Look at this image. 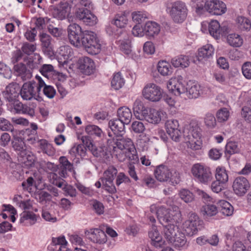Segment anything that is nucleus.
Returning <instances> with one entry per match:
<instances>
[{"mask_svg": "<svg viewBox=\"0 0 251 251\" xmlns=\"http://www.w3.org/2000/svg\"><path fill=\"white\" fill-rule=\"evenodd\" d=\"M22 186L24 189L23 195H15L13 198L14 202L24 210L21 214V223H24L27 220L30 221L31 219V201L30 199H25L28 197V193H31V176L29 177L26 181L23 182Z\"/></svg>", "mask_w": 251, "mask_h": 251, "instance_id": "1", "label": "nucleus"}, {"mask_svg": "<svg viewBox=\"0 0 251 251\" xmlns=\"http://www.w3.org/2000/svg\"><path fill=\"white\" fill-rule=\"evenodd\" d=\"M168 89L176 96L186 93L189 99H196L202 93V90L199 84L190 82L188 87L185 88L182 82L176 78L171 79L167 84Z\"/></svg>", "mask_w": 251, "mask_h": 251, "instance_id": "2", "label": "nucleus"}, {"mask_svg": "<svg viewBox=\"0 0 251 251\" xmlns=\"http://www.w3.org/2000/svg\"><path fill=\"white\" fill-rule=\"evenodd\" d=\"M80 42V47H83L90 54L96 55L100 52L101 45L97 35L93 31L84 30Z\"/></svg>", "mask_w": 251, "mask_h": 251, "instance_id": "3", "label": "nucleus"}, {"mask_svg": "<svg viewBox=\"0 0 251 251\" xmlns=\"http://www.w3.org/2000/svg\"><path fill=\"white\" fill-rule=\"evenodd\" d=\"M31 130L26 129L23 131V135L24 136L23 139L25 141L21 140L19 138L15 139V140L12 141V147L14 150L20 154L23 159L22 161L24 163H28V165H30V162L31 161V156L30 155V152L27 151V148L25 145V142H30L31 137Z\"/></svg>", "mask_w": 251, "mask_h": 251, "instance_id": "4", "label": "nucleus"}, {"mask_svg": "<svg viewBox=\"0 0 251 251\" xmlns=\"http://www.w3.org/2000/svg\"><path fill=\"white\" fill-rule=\"evenodd\" d=\"M167 10L175 23H182L187 16L188 9L185 3L181 0H176L170 3L167 7Z\"/></svg>", "mask_w": 251, "mask_h": 251, "instance_id": "5", "label": "nucleus"}, {"mask_svg": "<svg viewBox=\"0 0 251 251\" xmlns=\"http://www.w3.org/2000/svg\"><path fill=\"white\" fill-rule=\"evenodd\" d=\"M125 135L113 136L111 132L108 133V138L107 139V145L113 150L117 148L121 151L133 149V143L131 139L124 136Z\"/></svg>", "mask_w": 251, "mask_h": 251, "instance_id": "6", "label": "nucleus"}, {"mask_svg": "<svg viewBox=\"0 0 251 251\" xmlns=\"http://www.w3.org/2000/svg\"><path fill=\"white\" fill-rule=\"evenodd\" d=\"M191 172L195 179L201 183L207 184L213 178L210 168L201 163H196L193 165L191 169Z\"/></svg>", "mask_w": 251, "mask_h": 251, "instance_id": "7", "label": "nucleus"}, {"mask_svg": "<svg viewBox=\"0 0 251 251\" xmlns=\"http://www.w3.org/2000/svg\"><path fill=\"white\" fill-rule=\"evenodd\" d=\"M117 173L118 171L116 168L113 166H110L104 172L103 177L100 178L103 187L107 191L111 194L116 192V189L113 183V180Z\"/></svg>", "mask_w": 251, "mask_h": 251, "instance_id": "8", "label": "nucleus"}, {"mask_svg": "<svg viewBox=\"0 0 251 251\" xmlns=\"http://www.w3.org/2000/svg\"><path fill=\"white\" fill-rule=\"evenodd\" d=\"M144 97L150 101H158L162 97V91L160 87L154 83H148L143 90Z\"/></svg>", "mask_w": 251, "mask_h": 251, "instance_id": "9", "label": "nucleus"}, {"mask_svg": "<svg viewBox=\"0 0 251 251\" xmlns=\"http://www.w3.org/2000/svg\"><path fill=\"white\" fill-rule=\"evenodd\" d=\"M68 37L70 43L75 47L80 48L83 31L76 24H70L67 28Z\"/></svg>", "mask_w": 251, "mask_h": 251, "instance_id": "10", "label": "nucleus"}, {"mask_svg": "<svg viewBox=\"0 0 251 251\" xmlns=\"http://www.w3.org/2000/svg\"><path fill=\"white\" fill-rule=\"evenodd\" d=\"M204 8L213 15H221L226 13V4L219 0H207L204 4Z\"/></svg>", "mask_w": 251, "mask_h": 251, "instance_id": "11", "label": "nucleus"}, {"mask_svg": "<svg viewBox=\"0 0 251 251\" xmlns=\"http://www.w3.org/2000/svg\"><path fill=\"white\" fill-rule=\"evenodd\" d=\"M250 187L249 180L244 176L236 177L232 184L233 191L238 196H244L249 190Z\"/></svg>", "mask_w": 251, "mask_h": 251, "instance_id": "12", "label": "nucleus"}, {"mask_svg": "<svg viewBox=\"0 0 251 251\" xmlns=\"http://www.w3.org/2000/svg\"><path fill=\"white\" fill-rule=\"evenodd\" d=\"M76 17L87 25L93 26L97 22V17L87 8H79L76 12Z\"/></svg>", "mask_w": 251, "mask_h": 251, "instance_id": "13", "label": "nucleus"}, {"mask_svg": "<svg viewBox=\"0 0 251 251\" xmlns=\"http://www.w3.org/2000/svg\"><path fill=\"white\" fill-rule=\"evenodd\" d=\"M49 177L51 183L59 188L62 187L65 195H69L72 197H75L76 194V190L72 186L66 185L63 179H58V176L56 173H50Z\"/></svg>", "mask_w": 251, "mask_h": 251, "instance_id": "14", "label": "nucleus"}, {"mask_svg": "<svg viewBox=\"0 0 251 251\" xmlns=\"http://www.w3.org/2000/svg\"><path fill=\"white\" fill-rule=\"evenodd\" d=\"M77 66L81 72L86 75H90L95 69L94 61L87 56L80 57L77 61Z\"/></svg>", "mask_w": 251, "mask_h": 251, "instance_id": "15", "label": "nucleus"}, {"mask_svg": "<svg viewBox=\"0 0 251 251\" xmlns=\"http://www.w3.org/2000/svg\"><path fill=\"white\" fill-rule=\"evenodd\" d=\"M179 124L176 120H168L166 123V130L172 140L179 141L181 132L178 129Z\"/></svg>", "mask_w": 251, "mask_h": 251, "instance_id": "16", "label": "nucleus"}, {"mask_svg": "<svg viewBox=\"0 0 251 251\" xmlns=\"http://www.w3.org/2000/svg\"><path fill=\"white\" fill-rule=\"evenodd\" d=\"M20 87L16 82L10 83L2 92L4 99L9 102H13L16 100L19 95Z\"/></svg>", "mask_w": 251, "mask_h": 251, "instance_id": "17", "label": "nucleus"}, {"mask_svg": "<svg viewBox=\"0 0 251 251\" xmlns=\"http://www.w3.org/2000/svg\"><path fill=\"white\" fill-rule=\"evenodd\" d=\"M32 141V144L35 148L39 149L37 151L38 152L42 151L43 153L47 154L49 156H53L55 153V150L52 147V145L49 143L48 141L45 139H41L37 141Z\"/></svg>", "mask_w": 251, "mask_h": 251, "instance_id": "18", "label": "nucleus"}, {"mask_svg": "<svg viewBox=\"0 0 251 251\" xmlns=\"http://www.w3.org/2000/svg\"><path fill=\"white\" fill-rule=\"evenodd\" d=\"M60 162V168L57 172L58 179H61V177H66L68 176V172L74 171V166L65 156H61L59 159Z\"/></svg>", "mask_w": 251, "mask_h": 251, "instance_id": "19", "label": "nucleus"}, {"mask_svg": "<svg viewBox=\"0 0 251 251\" xmlns=\"http://www.w3.org/2000/svg\"><path fill=\"white\" fill-rule=\"evenodd\" d=\"M40 181L38 184L35 182L34 183V180L32 178V186L34 185L37 191H35L34 194V198L40 202L43 203L47 201L51 200V196L48 192L42 191L44 188V184L41 182V180L40 179Z\"/></svg>", "mask_w": 251, "mask_h": 251, "instance_id": "20", "label": "nucleus"}, {"mask_svg": "<svg viewBox=\"0 0 251 251\" xmlns=\"http://www.w3.org/2000/svg\"><path fill=\"white\" fill-rule=\"evenodd\" d=\"M71 6L67 2H61L58 8H54L52 11V14L55 18L63 20L70 13Z\"/></svg>", "mask_w": 251, "mask_h": 251, "instance_id": "21", "label": "nucleus"}, {"mask_svg": "<svg viewBox=\"0 0 251 251\" xmlns=\"http://www.w3.org/2000/svg\"><path fill=\"white\" fill-rule=\"evenodd\" d=\"M126 123L119 120L114 119L109 121L108 125L113 133V136L125 135L126 133L125 125Z\"/></svg>", "mask_w": 251, "mask_h": 251, "instance_id": "22", "label": "nucleus"}, {"mask_svg": "<svg viewBox=\"0 0 251 251\" xmlns=\"http://www.w3.org/2000/svg\"><path fill=\"white\" fill-rule=\"evenodd\" d=\"M154 173L156 179L160 182L167 181L171 175L170 170L164 165L156 167Z\"/></svg>", "mask_w": 251, "mask_h": 251, "instance_id": "23", "label": "nucleus"}, {"mask_svg": "<svg viewBox=\"0 0 251 251\" xmlns=\"http://www.w3.org/2000/svg\"><path fill=\"white\" fill-rule=\"evenodd\" d=\"M67 241L64 236L53 237L52 243L49 247V249L52 251H68L71 250L66 247Z\"/></svg>", "mask_w": 251, "mask_h": 251, "instance_id": "24", "label": "nucleus"}, {"mask_svg": "<svg viewBox=\"0 0 251 251\" xmlns=\"http://www.w3.org/2000/svg\"><path fill=\"white\" fill-rule=\"evenodd\" d=\"M151 244L156 248L161 247L164 243L156 226H153L148 232Z\"/></svg>", "mask_w": 251, "mask_h": 251, "instance_id": "25", "label": "nucleus"}, {"mask_svg": "<svg viewBox=\"0 0 251 251\" xmlns=\"http://www.w3.org/2000/svg\"><path fill=\"white\" fill-rule=\"evenodd\" d=\"M209 32L211 35L218 39L222 33L227 31V28L226 26L221 27L220 24L216 20L211 21L209 24Z\"/></svg>", "mask_w": 251, "mask_h": 251, "instance_id": "26", "label": "nucleus"}, {"mask_svg": "<svg viewBox=\"0 0 251 251\" xmlns=\"http://www.w3.org/2000/svg\"><path fill=\"white\" fill-rule=\"evenodd\" d=\"M177 226L174 224H170L164 226L163 231L164 237L169 242L173 241V239L177 235L178 232H179Z\"/></svg>", "mask_w": 251, "mask_h": 251, "instance_id": "27", "label": "nucleus"}, {"mask_svg": "<svg viewBox=\"0 0 251 251\" xmlns=\"http://www.w3.org/2000/svg\"><path fill=\"white\" fill-rule=\"evenodd\" d=\"M144 119L151 124H158L161 120L160 112L155 109L149 108Z\"/></svg>", "mask_w": 251, "mask_h": 251, "instance_id": "28", "label": "nucleus"}, {"mask_svg": "<svg viewBox=\"0 0 251 251\" xmlns=\"http://www.w3.org/2000/svg\"><path fill=\"white\" fill-rule=\"evenodd\" d=\"M148 108H146L142 102L136 100L133 103V110L135 116L140 120H143L145 114H147Z\"/></svg>", "mask_w": 251, "mask_h": 251, "instance_id": "29", "label": "nucleus"}, {"mask_svg": "<svg viewBox=\"0 0 251 251\" xmlns=\"http://www.w3.org/2000/svg\"><path fill=\"white\" fill-rule=\"evenodd\" d=\"M160 30L159 25L155 22L149 21L144 25L145 35L149 37H153L157 35Z\"/></svg>", "mask_w": 251, "mask_h": 251, "instance_id": "30", "label": "nucleus"}, {"mask_svg": "<svg viewBox=\"0 0 251 251\" xmlns=\"http://www.w3.org/2000/svg\"><path fill=\"white\" fill-rule=\"evenodd\" d=\"M214 49L211 45L207 44L199 50L198 58L199 60L208 59L214 54Z\"/></svg>", "mask_w": 251, "mask_h": 251, "instance_id": "31", "label": "nucleus"}, {"mask_svg": "<svg viewBox=\"0 0 251 251\" xmlns=\"http://www.w3.org/2000/svg\"><path fill=\"white\" fill-rule=\"evenodd\" d=\"M118 119L128 124L132 118V113L130 109L126 107H122L118 109L117 111Z\"/></svg>", "mask_w": 251, "mask_h": 251, "instance_id": "32", "label": "nucleus"}, {"mask_svg": "<svg viewBox=\"0 0 251 251\" xmlns=\"http://www.w3.org/2000/svg\"><path fill=\"white\" fill-rule=\"evenodd\" d=\"M183 133L184 137L187 138L188 140H192V139L201 140V134L198 131V128H194L190 126H185Z\"/></svg>", "mask_w": 251, "mask_h": 251, "instance_id": "33", "label": "nucleus"}, {"mask_svg": "<svg viewBox=\"0 0 251 251\" xmlns=\"http://www.w3.org/2000/svg\"><path fill=\"white\" fill-rule=\"evenodd\" d=\"M171 63L176 68H185L189 66L190 62L188 56L180 55L172 58Z\"/></svg>", "mask_w": 251, "mask_h": 251, "instance_id": "34", "label": "nucleus"}, {"mask_svg": "<svg viewBox=\"0 0 251 251\" xmlns=\"http://www.w3.org/2000/svg\"><path fill=\"white\" fill-rule=\"evenodd\" d=\"M14 69L16 75L21 76L24 80L31 77V73L24 64H17L14 66Z\"/></svg>", "mask_w": 251, "mask_h": 251, "instance_id": "35", "label": "nucleus"}, {"mask_svg": "<svg viewBox=\"0 0 251 251\" xmlns=\"http://www.w3.org/2000/svg\"><path fill=\"white\" fill-rule=\"evenodd\" d=\"M186 242L184 234L181 232H178L177 235L173 239V241L169 243L172 244L176 249L181 250L186 247Z\"/></svg>", "mask_w": 251, "mask_h": 251, "instance_id": "36", "label": "nucleus"}, {"mask_svg": "<svg viewBox=\"0 0 251 251\" xmlns=\"http://www.w3.org/2000/svg\"><path fill=\"white\" fill-rule=\"evenodd\" d=\"M218 211L226 216H231L233 212V207L227 201L222 200L218 203Z\"/></svg>", "mask_w": 251, "mask_h": 251, "instance_id": "37", "label": "nucleus"}, {"mask_svg": "<svg viewBox=\"0 0 251 251\" xmlns=\"http://www.w3.org/2000/svg\"><path fill=\"white\" fill-rule=\"evenodd\" d=\"M91 239L94 242L101 244L107 241V236L102 230L96 228L91 233Z\"/></svg>", "mask_w": 251, "mask_h": 251, "instance_id": "38", "label": "nucleus"}, {"mask_svg": "<svg viewBox=\"0 0 251 251\" xmlns=\"http://www.w3.org/2000/svg\"><path fill=\"white\" fill-rule=\"evenodd\" d=\"M39 37L43 48L47 51H50L51 49V42L52 38L50 35L40 30L39 31Z\"/></svg>", "mask_w": 251, "mask_h": 251, "instance_id": "39", "label": "nucleus"}, {"mask_svg": "<svg viewBox=\"0 0 251 251\" xmlns=\"http://www.w3.org/2000/svg\"><path fill=\"white\" fill-rule=\"evenodd\" d=\"M215 177L217 180L226 184L228 180L227 171L225 167L218 166L216 169Z\"/></svg>", "mask_w": 251, "mask_h": 251, "instance_id": "40", "label": "nucleus"}, {"mask_svg": "<svg viewBox=\"0 0 251 251\" xmlns=\"http://www.w3.org/2000/svg\"><path fill=\"white\" fill-rule=\"evenodd\" d=\"M156 216L161 224L171 222L172 218L170 217L167 210L164 208H160L156 211Z\"/></svg>", "mask_w": 251, "mask_h": 251, "instance_id": "41", "label": "nucleus"}, {"mask_svg": "<svg viewBox=\"0 0 251 251\" xmlns=\"http://www.w3.org/2000/svg\"><path fill=\"white\" fill-rule=\"evenodd\" d=\"M21 97L24 100H30L31 99V82L28 81L25 83L20 91Z\"/></svg>", "mask_w": 251, "mask_h": 251, "instance_id": "42", "label": "nucleus"}, {"mask_svg": "<svg viewBox=\"0 0 251 251\" xmlns=\"http://www.w3.org/2000/svg\"><path fill=\"white\" fill-rule=\"evenodd\" d=\"M111 84L112 87L115 90H119L124 86L125 80L120 72L113 75Z\"/></svg>", "mask_w": 251, "mask_h": 251, "instance_id": "43", "label": "nucleus"}, {"mask_svg": "<svg viewBox=\"0 0 251 251\" xmlns=\"http://www.w3.org/2000/svg\"><path fill=\"white\" fill-rule=\"evenodd\" d=\"M157 70L158 72L164 76L168 75L172 72L170 64L165 61H160L158 62Z\"/></svg>", "mask_w": 251, "mask_h": 251, "instance_id": "44", "label": "nucleus"}, {"mask_svg": "<svg viewBox=\"0 0 251 251\" xmlns=\"http://www.w3.org/2000/svg\"><path fill=\"white\" fill-rule=\"evenodd\" d=\"M227 42L231 46L239 47L242 45L243 39L239 35L232 33L227 36Z\"/></svg>", "mask_w": 251, "mask_h": 251, "instance_id": "45", "label": "nucleus"}, {"mask_svg": "<svg viewBox=\"0 0 251 251\" xmlns=\"http://www.w3.org/2000/svg\"><path fill=\"white\" fill-rule=\"evenodd\" d=\"M241 114L245 121L251 123V100L242 107Z\"/></svg>", "mask_w": 251, "mask_h": 251, "instance_id": "46", "label": "nucleus"}, {"mask_svg": "<svg viewBox=\"0 0 251 251\" xmlns=\"http://www.w3.org/2000/svg\"><path fill=\"white\" fill-rule=\"evenodd\" d=\"M90 151H91L94 156L100 157L102 160L107 159L108 157V153L105 147L96 148L94 146L93 148H90Z\"/></svg>", "mask_w": 251, "mask_h": 251, "instance_id": "47", "label": "nucleus"}, {"mask_svg": "<svg viewBox=\"0 0 251 251\" xmlns=\"http://www.w3.org/2000/svg\"><path fill=\"white\" fill-rule=\"evenodd\" d=\"M237 26L241 30H249L251 28L250 21L244 17H238L236 20Z\"/></svg>", "mask_w": 251, "mask_h": 251, "instance_id": "48", "label": "nucleus"}, {"mask_svg": "<svg viewBox=\"0 0 251 251\" xmlns=\"http://www.w3.org/2000/svg\"><path fill=\"white\" fill-rule=\"evenodd\" d=\"M218 206L213 204H208L203 207L202 212L205 218L215 215L218 212Z\"/></svg>", "mask_w": 251, "mask_h": 251, "instance_id": "49", "label": "nucleus"}, {"mask_svg": "<svg viewBox=\"0 0 251 251\" xmlns=\"http://www.w3.org/2000/svg\"><path fill=\"white\" fill-rule=\"evenodd\" d=\"M180 198L186 203L192 202L194 199L193 194L189 190L183 189L179 191Z\"/></svg>", "mask_w": 251, "mask_h": 251, "instance_id": "50", "label": "nucleus"}, {"mask_svg": "<svg viewBox=\"0 0 251 251\" xmlns=\"http://www.w3.org/2000/svg\"><path fill=\"white\" fill-rule=\"evenodd\" d=\"M128 19L124 14H117L115 17L113 24L120 28L124 27L127 24Z\"/></svg>", "mask_w": 251, "mask_h": 251, "instance_id": "51", "label": "nucleus"}, {"mask_svg": "<svg viewBox=\"0 0 251 251\" xmlns=\"http://www.w3.org/2000/svg\"><path fill=\"white\" fill-rule=\"evenodd\" d=\"M189 220L191 221V223L194 224V226L197 228L198 231L201 230L203 228V221L201 220L199 216L195 213H193L190 214Z\"/></svg>", "mask_w": 251, "mask_h": 251, "instance_id": "52", "label": "nucleus"}, {"mask_svg": "<svg viewBox=\"0 0 251 251\" xmlns=\"http://www.w3.org/2000/svg\"><path fill=\"white\" fill-rule=\"evenodd\" d=\"M43 168L45 166H46L47 168L52 171H56V172H57L56 170V166L50 162H48L47 163H46L45 162H38L33 159L32 160V167H36L37 168ZM58 175V174L57 173H55Z\"/></svg>", "mask_w": 251, "mask_h": 251, "instance_id": "53", "label": "nucleus"}, {"mask_svg": "<svg viewBox=\"0 0 251 251\" xmlns=\"http://www.w3.org/2000/svg\"><path fill=\"white\" fill-rule=\"evenodd\" d=\"M183 228L186 234L189 236H192L196 234L198 231L197 228L194 226V224L191 223L189 219L183 224Z\"/></svg>", "mask_w": 251, "mask_h": 251, "instance_id": "54", "label": "nucleus"}, {"mask_svg": "<svg viewBox=\"0 0 251 251\" xmlns=\"http://www.w3.org/2000/svg\"><path fill=\"white\" fill-rule=\"evenodd\" d=\"M85 131L90 135H95L99 137L102 134L101 129L95 125H88L85 127Z\"/></svg>", "mask_w": 251, "mask_h": 251, "instance_id": "55", "label": "nucleus"}, {"mask_svg": "<svg viewBox=\"0 0 251 251\" xmlns=\"http://www.w3.org/2000/svg\"><path fill=\"white\" fill-rule=\"evenodd\" d=\"M216 116L218 122H225L228 119L229 112L227 108H222L217 111Z\"/></svg>", "mask_w": 251, "mask_h": 251, "instance_id": "56", "label": "nucleus"}, {"mask_svg": "<svg viewBox=\"0 0 251 251\" xmlns=\"http://www.w3.org/2000/svg\"><path fill=\"white\" fill-rule=\"evenodd\" d=\"M239 151L240 148L237 142H229L226 146V151L229 154L237 153Z\"/></svg>", "mask_w": 251, "mask_h": 251, "instance_id": "57", "label": "nucleus"}, {"mask_svg": "<svg viewBox=\"0 0 251 251\" xmlns=\"http://www.w3.org/2000/svg\"><path fill=\"white\" fill-rule=\"evenodd\" d=\"M86 151V147L84 145L79 144L72 147L70 150V153L75 155L77 154L81 156H84L85 155Z\"/></svg>", "mask_w": 251, "mask_h": 251, "instance_id": "58", "label": "nucleus"}, {"mask_svg": "<svg viewBox=\"0 0 251 251\" xmlns=\"http://www.w3.org/2000/svg\"><path fill=\"white\" fill-rule=\"evenodd\" d=\"M34 22V24L36 25L35 27L32 28V41L34 39L35 36H36V33H34V31L35 28L40 29V31L45 26V23L44 19L43 18H32V22Z\"/></svg>", "mask_w": 251, "mask_h": 251, "instance_id": "59", "label": "nucleus"}, {"mask_svg": "<svg viewBox=\"0 0 251 251\" xmlns=\"http://www.w3.org/2000/svg\"><path fill=\"white\" fill-rule=\"evenodd\" d=\"M202 145V141L201 140H196L192 139V140H188L187 141V147L193 150H199L201 149Z\"/></svg>", "mask_w": 251, "mask_h": 251, "instance_id": "60", "label": "nucleus"}, {"mask_svg": "<svg viewBox=\"0 0 251 251\" xmlns=\"http://www.w3.org/2000/svg\"><path fill=\"white\" fill-rule=\"evenodd\" d=\"M131 129L136 133H141L145 130V127L142 122L134 121L132 123Z\"/></svg>", "mask_w": 251, "mask_h": 251, "instance_id": "61", "label": "nucleus"}, {"mask_svg": "<svg viewBox=\"0 0 251 251\" xmlns=\"http://www.w3.org/2000/svg\"><path fill=\"white\" fill-rule=\"evenodd\" d=\"M205 125L209 127L213 128L216 125V121L214 116L211 113H207L204 119Z\"/></svg>", "mask_w": 251, "mask_h": 251, "instance_id": "62", "label": "nucleus"}, {"mask_svg": "<svg viewBox=\"0 0 251 251\" xmlns=\"http://www.w3.org/2000/svg\"><path fill=\"white\" fill-rule=\"evenodd\" d=\"M242 71L244 76L247 79H251V62H246L242 67Z\"/></svg>", "mask_w": 251, "mask_h": 251, "instance_id": "63", "label": "nucleus"}, {"mask_svg": "<svg viewBox=\"0 0 251 251\" xmlns=\"http://www.w3.org/2000/svg\"><path fill=\"white\" fill-rule=\"evenodd\" d=\"M133 21L136 25H140L146 19L143 13L140 11L134 12L132 13Z\"/></svg>", "mask_w": 251, "mask_h": 251, "instance_id": "64", "label": "nucleus"}]
</instances>
